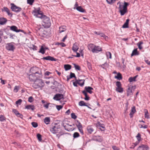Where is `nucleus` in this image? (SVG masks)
<instances>
[{
  "mask_svg": "<svg viewBox=\"0 0 150 150\" xmlns=\"http://www.w3.org/2000/svg\"><path fill=\"white\" fill-rule=\"evenodd\" d=\"M129 19L126 20V22L122 25V27L123 28H128L129 22Z\"/></svg>",
  "mask_w": 150,
  "mask_h": 150,
  "instance_id": "nucleus-22",
  "label": "nucleus"
},
{
  "mask_svg": "<svg viewBox=\"0 0 150 150\" xmlns=\"http://www.w3.org/2000/svg\"><path fill=\"white\" fill-rule=\"evenodd\" d=\"M76 52V55H72V56L73 57H80V54L79 53L77 52Z\"/></svg>",
  "mask_w": 150,
  "mask_h": 150,
  "instance_id": "nucleus-61",
  "label": "nucleus"
},
{
  "mask_svg": "<svg viewBox=\"0 0 150 150\" xmlns=\"http://www.w3.org/2000/svg\"><path fill=\"white\" fill-rule=\"evenodd\" d=\"M7 20L4 17L0 18V24L3 25L6 22Z\"/></svg>",
  "mask_w": 150,
  "mask_h": 150,
  "instance_id": "nucleus-19",
  "label": "nucleus"
},
{
  "mask_svg": "<svg viewBox=\"0 0 150 150\" xmlns=\"http://www.w3.org/2000/svg\"><path fill=\"white\" fill-rule=\"evenodd\" d=\"M11 9L13 11L19 12L22 10V8H21L17 6L13 3H11Z\"/></svg>",
  "mask_w": 150,
  "mask_h": 150,
  "instance_id": "nucleus-7",
  "label": "nucleus"
},
{
  "mask_svg": "<svg viewBox=\"0 0 150 150\" xmlns=\"http://www.w3.org/2000/svg\"><path fill=\"white\" fill-rule=\"evenodd\" d=\"M5 120V117L3 115H0V121L2 122Z\"/></svg>",
  "mask_w": 150,
  "mask_h": 150,
  "instance_id": "nucleus-46",
  "label": "nucleus"
},
{
  "mask_svg": "<svg viewBox=\"0 0 150 150\" xmlns=\"http://www.w3.org/2000/svg\"><path fill=\"white\" fill-rule=\"evenodd\" d=\"M13 112H14L16 116L17 115H18L19 113V112L15 109H13Z\"/></svg>",
  "mask_w": 150,
  "mask_h": 150,
  "instance_id": "nucleus-54",
  "label": "nucleus"
},
{
  "mask_svg": "<svg viewBox=\"0 0 150 150\" xmlns=\"http://www.w3.org/2000/svg\"><path fill=\"white\" fill-rule=\"evenodd\" d=\"M43 17V18L42 20L43 25L45 28H48L50 27L51 25V23L49 18L46 16H44Z\"/></svg>",
  "mask_w": 150,
  "mask_h": 150,
  "instance_id": "nucleus-4",
  "label": "nucleus"
},
{
  "mask_svg": "<svg viewBox=\"0 0 150 150\" xmlns=\"http://www.w3.org/2000/svg\"><path fill=\"white\" fill-rule=\"evenodd\" d=\"M45 83L41 79H37L34 81L33 85V87L35 88H40L41 89L44 86Z\"/></svg>",
  "mask_w": 150,
  "mask_h": 150,
  "instance_id": "nucleus-3",
  "label": "nucleus"
},
{
  "mask_svg": "<svg viewBox=\"0 0 150 150\" xmlns=\"http://www.w3.org/2000/svg\"><path fill=\"white\" fill-rule=\"evenodd\" d=\"M138 76L137 75L134 77H130L129 79V81L130 82H132L133 81H136V79Z\"/></svg>",
  "mask_w": 150,
  "mask_h": 150,
  "instance_id": "nucleus-30",
  "label": "nucleus"
},
{
  "mask_svg": "<svg viewBox=\"0 0 150 150\" xmlns=\"http://www.w3.org/2000/svg\"><path fill=\"white\" fill-rule=\"evenodd\" d=\"M14 44L13 42L7 43L5 47L6 49L8 51H13L15 48Z\"/></svg>",
  "mask_w": 150,
  "mask_h": 150,
  "instance_id": "nucleus-5",
  "label": "nucleus"
},
{
  "mask_svg": "<svg viewBox=\"0 0 150 150\" xmlns=\"http://www.w3.org/2000/svg\"><path fill=\"white\" fill-rule=\"evenodd\" d=\"M100 36L101 37H103L104 38H105V39H106V38H108V37L107 36H106L105 35V34H104L103 33H101V34L100 35Z\"/></svg>",
  "mask_w": 150,
  "mask_h": 150,
  "instance_id": "nucleus-60",
  "label": "nucleus"
},
{
  "mask_svg": "<svg viewBox=\"0 0 150 150\" xmlns=\"http://www.w3.org/2000/svg\"><path fill=\"white\" fill-rule=\"evenodd\" d=\"M143 44V42L142 41H140L137 44V45L138 46L140 50H142L143 47L142 46V45Z\"/></svg>",
  "mask_w": 150,
  "mask_h": 150,
  "instance_id": "nucleus-32",
  "label": "nucleus"
},
{
  "mask_svg": "<svg viewBox=\"0 0 150 150\" xmlns=\"http://www.w3.org/2000/svg\"><path fill=\"white\" fill-rule=\"evenodd\" d=\"M144 115L145 118L147 119H149V115L148 111L147 110H146V112H145Z\"/></svg>",
  "mask_w": 150,
  "mask_h": 150,
  "instance_id": "nucleus-45",
  "label": "nucleus"
},
{
  "mask_svg": "<svg viewBox=\"0 0 150 150\" xmlns=\"http://www.w3.org/2000/svg\"><path fill=\"white\" fill-rule=\"evenodd\" d=\"M133 86L131 85L128 86L126 90L127 96H131L133 95V92L132 91V88Z\"/></svg>",
  "mask_w": 150,
  "mask_h": 150,
  "instance_id": "nucleus-9",
  "label": "nucleus"
},
{
  "mask_svg": "<svg viewBox=\"0 0 150 150\" xmlns=\"http://www.w3.org/2000/svg\"><path fill=\"white\" fill-rule=\"evenodd\" d=\"M108 64L106 62H105L103 64L100 65L99 66L101 67L103 69H105L106 68L108 67Z\"/></svg>",
  "mask_w": 150,
  "mask_h": 150,
  "instance_id": "nucleus-34",
  "label": "nucleus"
},
{
  "mask_svg": "<svg viewBox=\"0 0 150 150\" xmlns=\"http://www.w3.org/2000/svg\"><path fill=\"white\" fill-rule=\"evenodd\" d=\"M71 117L74 119H75L77 118V116L75 115L74 113H72L71 114Z\"/></svg>",
  "mask_w": 150,
  "mask_h": 150,
  "instance_id": "nucleus-47",
  "label": "nucleus"
},
{
  "mask_svg": "<svg viewBox=\"0 0 150 150\" xmlns=\"http://www.w3.org/2000/svg\"><path fill=\"white\" fill-rule=\"evenodd\" d=\"M56 107L57 109L58 110H59L60 109L63 108V106L62 105H57L56 106Z\"/></svg>",
  "mask_w": 150,
  "mask_h": 150,
  "instance_id": "nucleus-52",
  "label": "nucleus"
},
{
  "mask_svg": "<svg viewBox=\"0 0 150 150\" xmlns=\"http://www.w3.org/2000/svg\"><path fill=\"white\" fill-rule=\"evenodd\" d=\"M79 49V47L77 45V43H75L73 45L72 47V50L74 52H76Z\"/></svg>",
  "mask_w": 150,
  "mask_h": 150,
  "instance_id": "nucleus-17",
  "label": "nucleus"
},
{
  "mask_svg": "<svg viewBox=\"0 0 150 150\" xmlns=\"http://www.w3.org/2000/svg\"><path fill=\"white\" fill-rule=\"evenodd\" d=\"M102 51V48L100 46H95L94 49L93 50L92 52L93 53H98Z\"/></svg>",
  "mask_w": 150,
  "mask_h": 150,
  "instance_id": "nucleus-12",
  "label": "nucleus"
},
{
  "mask_svg": "<svg viewBox=\"0 0 150 150\" xmlns=\"http://www.w3.org/2000/svg\"><path fill=\"white\" fill-rule=\"evenodd\" d=\"M87 103H85L84 101L81 100L80 101L79 103V105L81 106H87Z\"/></svg>",
  "mask_w": 150,
  "mask_h": 150,
  "instance_id": "nucleus-31",
  "label": "nucleus"
},
{
  "mask_svg": "<svg viewBox=\"0 0 150 150\" xmlns=\"http://www.w3.org/2000/svg\"><path fill=\"white\" fill-rule=\"evenodd\" d=\"M87 130L89 133L91 134L93 132L94 129L93 128L90 126H89L87 127Z\"/></svg>",
  "mask_w": 150,
  "mask_h": 150,
  "instance_id": "nucleus-35",
  "label": "nucleus"
},
{
  "mask_svg": "<svg viewBox=\"0 0 150 150\" xmlns=\"http://www.w3.org/2000/svg\"><path fill=\"white\" fill-rule=\"evenodd\" d=\"M144 61L148 65H150V61L148 59H145Z\"/></svg>",
  "mask_w": 150,
  "mask_h": 150,
  "instance_id": "nucleus-64",
  "label": "nucleus"
},
{
  "mask_svg": "<svg viewBox=\"0 0 150 150\" xmlns=\"http://www.w3.org/2000/svg\"><path fill=\"white\" fill-rule=\"evenodd\" d=\"M63 98L64 96L62 94L58 93L55 95L53 99L56 100H59Z\"/></svg>",
  "mask_w": 150,
  "mask_h": 150,
  "instance_id": "nucleus-11",
  "label": "nucleus"
},
{
  "mask_svg": "<svg viewBox=\"0 0 150 150\" xmlns=\"http://www.w3.org/2000/svg\"><path fill=\"white\" fill-rule=\"evenodd\" d=\"M136 110L135 106H133L132 108L131 111L129 115L130 118H132L133 116V115L136 112Z\"/></svg>",
  "mask_w": 150,
  "mask_h": 150,
  "instance_id": "nucleus-18",
  "label": "nucleus"
},
{
  "mask_svg": "<svg viewBox=\"0 0 150 150\" xmlns=\"http://www.w3.org/2000/svg\"><path fill=\"white\" fill-rule=\"evenodd\" d=\"M80 136L79 134L77 132H75L73 134V137L74 138H77Z\"/></svg>",
  "mask_w": 150,
  "mask_h": 150,
  "instance_id": "nucleus-40",
  "label": "nucleus"
},
{
  "mask_svg": "<svg viewBox=\"0 0 150 150\" xmlns=\"http://www.w3.org/2000/svg\"><path fill=\"white\" fill-rule=\"evenodd\" d=\"M116 91L120 93H122L123 91V88L121 87H117L116 89Z\"/></svg>",
  "mask_w": 150,
  "mask_h": 150,
  "instance_id": "nucleus-33",
  "label": "nucleus"
},
{
  "mask_svg": "<svg viewBox=\"0 0 150 150\" xmlns=\"http://www.w3.org/2000/svg\"><path fill=\"white\" fill-rule=\"evenodd\" d=\"M22 102V100L21 99H19L16 101V103L17 105H20L21 104Z\"/></svg>",
  "mask_w": 150,
  "mask_h": 150,
  "instance_id": "nucleus-51",
  "label": "nucleus"
},
{
  "mask_svg": "<svg viewBox=\"0 0 150 150\" xmlns=\"http://www.w3.org/2000/svg\"><path fill=\"white\" fill-rule=\"evenodd\" d=\"M43 60H50L51 61H56V59L55 58H54L53 57L48 56L46 57H44L41 59Z\"/></svg>",
  "mask_w": 150,
  "mask_h": 150,
  "instance_id": "nucleus-15",
  "label": "nucleus"
},
{
  "mask_svg": "<svg viewBox=\"0 0 150 150\" xmlns=\"http://www.w3.org/2000/svg\"><path fill=\"white\" fill-rule=\"evenodd\" d=\"M25 108L28 109H31L32 110H34L35 109V107L34 105H29L25 106Z\"/></svg>",
  "mask_w": 150,
  "mask_h": 150,
  "instance_id": "nucleus-26",
  "label": "nucleus"
},
{
  "mask_svg": "<svg viewBox=\"0 0 150 150\" xmlns=\"http://www.w3.org/2000/svg\"><path fill=\"white\" fill-rule=\"evenodd\" d=\"M76 121L77 123L76 124V125L80 132L82 134H83V132L82 129L83 127L82 124H81L80 122L79 121V120H76Z\"/></svg>",
  "mask_w": 150,
  "mask_h": 150,
  "instance_id": "nucleus-8",
  "label": "nucleus"
},
{
  "mask_svg": "<svg viewBox=\"0 0 150 150\" xmlns=\"http://www.w3.org/2000/svg\"><path fill=\"white\" fill-rule=\"evenodd\" d=\"M31 124L32 126L34 128H36L38 126V124L37 123L35 122H31Z\"/></svg>",
  "mask_w": 150,
  "mask_h": 150,
  "instance_id": "nucleus-42",
  "label": "nucleus"
},
{
  "mask_svg": "<svg viewBox=\"0 0 150 150\" xmlns=\"http://www.w3.org/2000/svg\"><path fill=\"white\" fill-rule=\"evenodd\" d=\"M106 54L108 58L111 59L112 58L111 54L109 52H106Z\"/></svg>",
  "mask_w": 150,
  "mask_h": 150,
  "instance_id": "nucleus-36",
  "label": "nucleus"
},
{
  "mask_svg": "<svg viewBox=\"0 0 150 150\" xmlns=\"http://www.w3.org/2000/svg\"><path fill=\"white\" fill-rule=\"evenodd\" d=\"M6 12L7 13L8 15L9 16H10L11 17H12V13H10V11L9 10V9L8 10V11H7Z\"/></svg>",
  "mask_w": 150,
  "mask_h": 150,
  "instance_id": "nucleus-56",
  "label": "nucleus"
},
{
  "mask_svg": "<svg viewBox=\"0 0 150 150\" xmlns=\"http://www.w3.org/2000/svg\"><path fill=\"white\" fill-rule=\"evenodd\" d=\"M40 9V8H39ZM33 12L34 13V15L36 16L37 17L41 18H43V16L45 15H43L42 13V12L40 11V9H35Z\"/></svg>",
  "mask_w": 150,
  "mask_h": 150,
  "instance_id": "nucleus-6",
  "label": "nucleus"
},
{
  "mask_svg": "<svg viewBox=\"0 0 150 150\" xmlns=\"http://www.w3.org/2000/svg\"><path fill=\"white\" fill-rule=\"evenodd\" d=\"M116 86H117V87H121V84L120 82V81H117L116 82Z\"/></svg>",
  "mask_w": 150,
  "mask_h": 150,
  "instance_id": "nucleus-53",
  "label": "nucleus"
},
{
  "mask_svg": "<svg viewBox=\"0 0 150 150\" xmlns=\"http://www.w3.org/2000/svg\"><path fill=\"white\" fill-rule=\"evenodd\" d=\"M66 30V26L65 25H63L59 27V32L60 33H61L65 31Z\"/></svg>",
  "mask_w": 150,
  "mask_h": 150,
  "instance_id": "nucleus-20",
  "label": "nucleus"
},
{
  "mask_svg": "<svg viewBox=\"0 0 150 150\" xmlns=\"http://www.w3.org/2000/svg\"><path fill=\"white\" fill-rule=\"evenodd\" d=\"M50 130L52 134H57L56 136L58 139L64 134V133L61 131L60 125L57 123L54 124V125L50 127Z\"/></svg>",
  "mask_w": 150,
  "mask_h": 150,
  "instance_id": "nucleus-1",
  "label": "nucleus"
},
{
  "mask_svg": "<svg viewBox=\"0 0 150 150\" xmlns=\"http://www.w3.org/2000/svg\"><path fill=\"white\" fill-rule=\"evenodd\" d=\"M149 148L146 145L142 144L139 146L138 148V150H149Z\"/></svg>",
  "mask_w": 150,
  "mask_h": 150,
  "instance_id": "nucleus-13",
  "label": "nucleus"
},
{
  "mask_svg": "<svg viewBox=\"0 0 150 150\" xmlns=\"http://www.w3.org/2000/svg\"><path fill=\"white\" fill-rule=\"evenodd\" d=\"M136 137L137 140V141L140 142L141 140V135L138 133L137 135L136 136Z\"/></svg>",
  "mask_w": 150,
  "mask_h": 150,
  "instance_id": "nucleus-37",
  "label": "nucleus"
},
{
  "mask_svg": "<svg viewBox=\"0 0 150 150\" xmlns=\"http://www.w3.org/2000/svg\"><path fill=\"white\" fill-rule=\"evenodd\" d=\"M19 89V87L18 86H16L13 90L14 92L15 93H17L18 92Z\"/></svg>",
  "mask_w": 150,
  "mask_h": 150,
  "instance_id": "nucleus-50",
  "label": "nucleus"
},
{
  "mask_svg": "<svg viewBox=\"0 0 150 150\" xmlns=\"http://www.w3.org/2000/svg\"><path fill=\"white\" fill-rule=\"evenodd\" d=\"M107 3L109 4H112L115 2L116 0H106Z\"/></svg>",
  "mask_w": 150,
  "mask_h": 150,
  "instance_id": "nucleus-44",
  "label": "nucleus"
},
{
  "mask_svg": "<svg viewBox=\"0 0 150 150\" xmlns=\"http://www.w3.org/2000/svg\"><path fill=\"white\" fill-rule=\"evenodd\" d=\"M33 98L32 96H30L28 98V101L30 102L31 103L33 102Z\"/></svg>",
  "mask_w": 150,
  "mask_h": 150,
  "instance_id": "nucleus-55",
  "label": "nucleus"
},
{
  "mask_svg": "<svg viewBox=\"0 0 150 150\" xmlns=\"http://www.w3.org/2000/svg\"><path fill=\"white\" fill-rule=\"evenodd\" d=\"M112 148L114 150H120V149L118 147L115 146H112Z\"/></svg>",
  "mask_w": 150,
  "mask_h": 150,
  "instance_id": "nucleus-59",
  "label": "nucleus"
},
{
  "mask_svg": "<svg viewBox=\"0 0 150 150\" xmlns=\"http://www.w3.org/2000/svg\"><path fill=\"white\" fill-rule=\"evenodd\" d=\"M50 120L49 117H46L44 119V122L47 125L50 124Z\"/></svg>",
  "mask_w": 150,
  "mask_h": 150,
  "instance_id": "nucleus-27",
  "label": "nucleus"
},
{
  "mask_svg": "<svg viewBox=\"0 0 150 150\" xmlns=\"http://www.w3.org/2000/svg\"><path fill=\"white\" fill-rule=\"evenodd\" d=\"M70 78H72L73 77L75 78L76 79V77L75 76V74L74 73L71 72L70 73Z\"/></svg>",
  "mask_w": 150,
  "mask_h": 150,
  "instance_id": "nucleus-49",
  "label": "nucleus"
},
{
  "mask_svg": "<svg viewBox=\"0 0 150 150\" xmlns=\"http://www.w3.org/2000/svg\"><path fill=\"white\" fill-rule=\"evenodd\" d=\"M76 9L78 11L82 12L84 13L85 12V10L83 9L81 6L77 7L76 8Z\"/></svg>",
  "mask_w": 150,
  "mask_h": 150,
  "instance_id": "nucleus-25",
  "label": "nucleus"
},
{
  "mask_svg": "<svg viewBox=\"0 0 150 150\" xmlns=\"http://www.w3.org/2000/svg\"><path fill=\"white\" fill-rule=\"evenodd\" d=\"M17 117H19L21 119H22L23 117V115L19 113H18V115H17Z\"/></svg>",
  "mask_w": 150,
  "mask_h": 150,
  "instance_id": "nucleus-63",
  "label": "nucleus"
},
{
  "mask_svg": "<svg viewBox=\"0 0 150 150\" xmlns=\"http://www.w3.org/2000/svg\"><path fill=\"white\" fill-rule=\"evenodd\" d=\"M73 65L76 70H81V67L79 66L76 64H74Z\"/></svg>",
  "mask_w": 150,
  "mask_h": 150,
  "instance_id": "nucleus-38",
  "label": "nucleus"
},
{
  "mask_svg": "<svg viewBox=\"0 0 150 150\" xmlns=\"http://www.w3.org/2000/svg\"><path fill=\"white\" fill-rule=\"evenodd\" d=\"M64 68L66 71H67L71 69V66L69 64H65L64 66Z\"/></svg>",
  "mask_w": 150,
  "mask_h": 150,
  "instance_id": "nucleus-29",
  "label": "nucleus"
},
{
  "mask_svg": "<svg viewBox=\"0 0 150 150\" xmlns=\"http://www.w3.org/2000/svg\"><path fill=\"white\" fill-rule=\"evenodd\" d=\"M84 80H77V83L80 86H82L84 84Z\"/></svg>",
  "mask_w": 150,
  "mask_h": 150,
  "instance_id": "nucleus-24",
  "label": "nucleus"
},
{
  "mask_svg": "<svg viewBox=\"0 0 150 150\" xmlns=\"http://www.w3.org/2000/svg\"><path fill=\"white\" fill-rule=\"evenodd\" d=\"M95 45L93 44H88V47L89 50L91 51L92 52L93 51V49H94Z\"/></svg>",
  "mask_w": 150,
  "mask_h": 150,
  "instance_id": "nucleus-21",
  "label": "nucleus"
},
{
  "mask_svg": "<svg viewBox=\"0 0 150 150\" xmlns=\"http://www.w3.org/2000/svg\"><path fill=\"white\" fill-rule=\"evenodd\" d=\"M38 52L39 53H41L42 54H43L45 53V49L43 45H42L41 46V47L39 51H38Z\"/></svg>",
  "mask_w": 150,
  "mask_h": 150,
  "instance_id": "nucleus-28",
  "label": "nucleus"
},
{
  "mask_svg": "<svg viewBox=\"0 0 150 150\" xmlns=\"http://www.w3.org/2000/svg\"><path fill=\"white\" fill-rule=\"evenodd\" d=\"M39 74L40 73L38 71L36 72H33V74L29 75V78L30 81H35V79H36V77L35 76L36 74Z\"/></svg>",
  "mask_w": 150,
  "mask_h": 150,
  "instance_id": "nucleus-10",
  "label": "nucleus"
},
{
  "mask_svg": "<svg viewBox=\"0 0 150 150\" xmlns=\"http://www.w3.org/2000/svg\"><path fill=\"white\" fill-rule=\"evenodd\" d=\"M115 78L119 80L121 79H122L121 74L120 73H118L117 74V76H115Z\"/></svg>",
  "mask_w": 150,
  "mask_h": 150,
  "instance_id": "nucleus-41",
  "label": "nucleus"
},
{
  "mask_svg": "<svg viewBox=\"0 0 150 150\" xmlns=\"http://www.w3.org/2000/svg\"><path fill=\"white\" fill-rule=\"evenodd\" d=\"M93 88L90 86H86L85 87V91L90 94H92L93 93Z\"/></svg>",
  "mask_w": 150,
  "mask_h": 150,
  "instance_id": "nucleus-16",
  "label": "nucleus"
},
{
  "mask_svg": "<svg viewBox=\"0 0 150 150\" xmlns=\"http://www.w3.org/2000/svg\"><path fill=\"white\" fill-rule=\"evenodd\" d=\"M51 73H50L49 71H46L45 73L44 74L45 76H48Z\"/></svg>",
  "mask_w": 150,
  "mask_h": 150,
  "instance_id": "nucleus-62",
  "label": "nucleus"
},
{
  "mask_svg": "<svg viewBox=\"0 0 150 150\" xmlns=\"http://www.w3.org/2000/svg\"><path fill=\"white\" fill-rule=\"evenodd\" d=\"M9 9L6 7H4L2 9V11H5V12H6L7 11H8Z\"/></svg>",
  "mask_w": 150,
  "mask_h": 150,
  "instance_id": "nucleus-58",
  "label": "nucleus"
},
{
  "mask_svg": "<svg viewBox=\"0 0 150 150\" xmlns=\"http://www.w3.org/2000/svg\"><path fill=\"white\" fill-rule=\"evenodd\" d=\"M55 45H61V47H65L66 46V45H65V44L63 42L59 43L58 42H57L55 44Z\"/></svg>",
  "mask_w": 150,
  "mask_h": 150,
  "instance_id": "nucleus-39",
  "label": "nucleus"
},
{
  "mask_svg": "<svg viewBox=\"0 0 150 150\" xmlns=\"http://www.w3.org/2000/svg\"><path fill=\"white\" fill-rule=\"evenodd\" d=\"M34 0H27V3L30 5L33 4Z\"/></svg>",
  "mask_w": 150,
  "mask_h": 150,
  "instance_id": "nucleus-48",
  "label": "nucleus"
},
{
  "mask_svg": "<svg viewBox=\"0 0 150 150\" xmlns=\"http://www.w3.org/2000/svg\"><path fill=\"white\" fill-rule=\"evenodd\" d=\"M37 136L38 140L40 142L42 140L41 135L40 134H38Z\"/></svg>",
  "mask_w": 150,
  "mask_h": 150,
  "instance_id": "nucleus-43",
  "label": "nucleus"
},
{
  "mask_svg": "<svg viewBox=\"0 0 150 150\" xmlns=\"http://www.w3.org/2000/svg\"><path fill=\"white\" fill-rule=\"evenodd\" d=\"M119 4L118 9L121 16L124 15L127 12V6L128 5V4L125 2L124 5H122L120 2L117 3V4Z\"/></svg>",
  "mask_w": 150,
  "mask_h": 150,
  "instance_id": "nucleus-2",
  "label": "nucleus"
},
{
  "mask_svg": "<svg viewBox=\"0 0 150 150\" xmlns=\"http://www.w3.org/2000/svg\"><path fill=\"white\" fill-rule=\"evenodd\" d=\"M139 54V52H137V48H136L134 49L132 53L131 54V56H132L134 55H138Z\"/></svg>",
  "mask_w": 150,
  "mask_h": 150,
  "instance_id": "nucleus-23",
  "label": "nucleus"
},
{
  "mask_svg": "<svg viewBox=\"0 0 150 150\" xmlns=\"http://www.w3.org/2000/svg\"><path fill=\"white\" fill-rule=\"evenodd\" d=\"M10 29L16 33L19 32L20 31H22L23 30L20 29H18V28L16 26L13 25L10 27Z\"/></svg>",
  "mask_w": 150,
  "mask_h": 150,
  "instance_id": "nucleus-14",
  "label": "nucleus"
},
{
  "mask_svg": "<svg viewBox=\"0 0 150 150\" xmlns=\"http://www.w3.org/2000/svg\"><path fill=\"white\" fill-rule=\"evenodd\" d=\"M6 12L7 13L8 15L9 16H10L11 17H12V13H10V11L9 10V9L8 10V11H7Z\"/></svg>",
  "mask_w": 150,
  "mask_h": 150,
  "instance_id": "nucleus-57",
  "label": "nucleus"
}]
</instances>
